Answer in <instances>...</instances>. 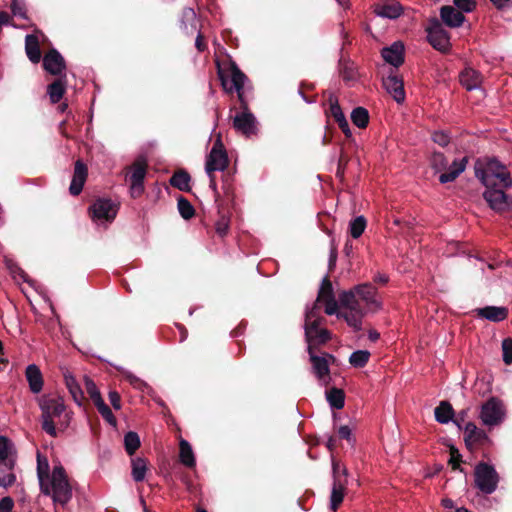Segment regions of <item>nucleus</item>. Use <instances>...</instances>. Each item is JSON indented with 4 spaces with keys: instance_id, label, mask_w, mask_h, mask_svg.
<instances>
[{
    "instance_id": "obj_1",
    "label": "nucleus",
    "mask_w": 512,
    "mask_h": 512,
    "mask_svg": "<svg viewBox=\"0 0 512 512\" xmlns=\"http://www.w3.org/2000/svg\"><path fill=\"white\" fill-rule=\"evenodd\" d=\"M317 302H323L324 311L327 315H336L342 318L355 331L362 327L364 311L360 305V299L355 286L350 290L342 291L335 299L333 287L328 278L322 280L318 291Z\"/></svg>"
},
{
    "instance_id": "obj_2",
    "label": "nucleus",
    "mask_w": 512,
    "mask_h": 512,
    "mask_svg": "<svg viewBox=\"0 0 512 512\" xmlns=\"http://www.w3.org/2000/svg\"><path fill=\"white\" fill-rule=\"evenodd\" d=\"M42 411V429L52 437L65 431L72 420L73 412L68 410L63 398L59 396H43L40 399Z\"/></svg>"
},
{
    "instance_id": "obj_3",
    "label": "nucleus",
    "mask_w": 512,
    "mask_h": 512,
    "mask_svg": "<svg viewBox=\"0 0 512 512\" xmlns=\"http://www.w3.org/2000/svg\"><path fill=\"white\" fill-rule=\"evenodd\" d=\"M475 175L485 187L512 186L507 167L495 158L479 159L475 164Z\"/></svg>"
},
{
    "instance_id": "obj_4",
    "label": "nucleus",
    "mask_w": 512,
    "mask_h": 512,
    "mask_svg": "<svg viewBox=\"0 0 512 512\" xmlns=\"http://www.w3.org/2000/svg\"><path fill=\"white\" fill-rule=\"evenodd\" d=\"M41 492L50 496L55 504L66 505L72 498V486L61 465H55L48 477L41 481Z\"/></svg>"
},
{
    "instance_id": "obj_5",
    "label": "nucleus",
    "mask_w": 512,
    "mask_h": 512,
    "mask_svg": "<svg viewBox=\"0 0 512 512\" xmlns=\"http://www.w3.org/2000/svg\"><path fill=\"white\" fill-rule=\"evenodd\" d=\"M321 305H323V302H317L316 300L311 308L306 309L305 313V336L308 348L311 349L313 344H322L330 339L328 330L319 327L322 321L320 316Z\"/></svg>"
},
{
    "instance_id": "obj_6",
    "label": "nucleus",
    "mask_w": 512,
    "mask_h": 512,
    "mask_svg": "<svg viewBox=\"0 0 512 512\" xmlns=\"http://www.w3.org/2000/svg\"><path fill=\"white\" fill-rule=\"evenodd\" d=\"M507 417V408L503 400L492 396L487 399L480 407L479 419L481 423L492 429L500 426Z\"/></svg>"
},
{
    "instance_id": "obj_7",
    "label": "nucleus",
    "mask_w": 512,
    "mask_h": 512,
    "mask_svg": "<svg viewBox=\"0 0 512 512\" xmlns=\"http://www.w3.org/2000/svg\"><path fill=\"white\" fill-rule=\"evenodd\" d=\"M475 486L484 494H492L499 483V475L495 468L485 462L476 465L474 470Z\"/></svg>"
},
{
    "instance_id": "obj_8",
    "label": "nucleus",
    "mask_w": 512,
    "mask_h": 512,
    "mask_svg": "<svg viewBox=\"0 0 512 512\" xmlns=\"http://www.w3.org/2000/svg\"><path fill=\"white\" fill-rule=\"evenodd\" d=\"M229 164L228 156L224 145L222 143L221 137L218 136L214 145L206 157L205 162V172L206 174H211L216 171H224Z\"/></svg>"
},
{
    "instance_id": "obj_9",
    "label": "nucleus",
    "mask_w": 512,
    "mask_h": 512,
    "mask_svg": "<svg viewBox=\"0 0 512 512\" xmlns=\"http://www.w3.org/2000/svg\"><path fill=\"white\" fill-rule=\"evenodd\" d=\"M220 78L223 88L227 92L236 91L240 102L243 105H245L243 98V89L247 77L240 71V69L233 64L226 72L220 73Z\"/></svg>"
},
{
    "instance_id": "obj_10",
    "label": "nucleus",
    "mask_w": 512,
    "mask_h": 512,
    "mask_svg": "<svg viewBox=\"0 0 512 512\" xmlns=\"http://www.w3.org/2000/svg\"><path fill=\"white\" fill-rule=\"evenodd\" d=\"M347 470L340 468V465L333 462V486L330 496V506L332 510H336L342 503L347 485Z\"/></svg>"
},
{
    "instance_id": "obj_11",
    "label": "nucleus",
    "mask_w": 512,
    "mask_h": 512,
    "mask_svg": "<svg viewBox=\"0 0 512 512\" xmlns=\"http://www.w3.org/2000/svg\"><path fill=\"white\" fill-rule=\"evenodd\" d=\"M118 212L117 205L110 199L100 198L97 199L90 207V214L92 220L96 224H103L112 222Z\"/></svg>"
},
{
    "instance_id": "obj_12",
    "label": "nucleus",
    "mask_w": 512,
    "mask_h": 512,
    "mask_svg": "<svg viewBox=\"0 0 512 512\" xmlns=\"http://www.w3.org/2000/svg\"><path fill=\"white\" fill-rule=\"evenodd\" d=\"M426 31L427 39L434 49L440 52H447L450 49V37L439 20H432Z\"/></svg>"
},
{
    "instance_id": "obj_13",
    "label": "nucleus",
    "mask_w": 512,
    "mask_h": 512,
    "mask_svg": "<svg viewBox=\"0 0 512 512\" xmlns=\"http://www.w3.org/2000/svg\"><path fill=\"white\" fill-rule=\"evenodd\" d=\"M483 196L494 211L503 212L512 209V198L501 187H486Z\"/></svg>"
},
{
    "instance_id": "obj_14",
    "label": "nucleus",
    "mask_w": 512,
    "mask_h": 512,
    "mask_svg": "<svg viewBox=\"0 0 512 512\" xmlns=\"http://www.w3.org/2000/svg\"><path fill=\"white\" fill-rule=\"evenodd\" d=\"M355 291L368 311L377 312L382 309V301L373 285L369 283L359 284L355 286Z\"/></svg>"
},
{
    "instance_id": "obj_15",
    "label": "nucleus",
    "mask_w": 512,
    "mask_h": 512,
    "mask_svg": "<svg viewBox=\"0 0 512 512\" xmlns=\"http://www.w3.org/2000/svg\"><path fill=\"white\" fill-rule=\"evenodd\" d=\"M43 67L48 73L60 77L65 74L66 70L65 60L56 49H51L44 56Z\"/></svg>"
},
{
    "instance_id": "obj_16",
    "label": "nucleus",
    "mask_w": 512,
    "mask_h": 512,
    "mask_svg": "<svg viewBox=\"0 0 512 512\" xmlns=\"http://www.w3.org/2000/svg\"><path fill=\"white\" fill-rule=\"evenodd\" d=\"M405 47L403 42L395 41L390 46L384 47L381 50V56L384 61L393 67H399L404 62Z\"/></svg>"
},
{
    "instance_id": "obj_17",
    "label": "nucleus",
    "mask_w": 512,
    "mask_h": 512,
    "mask_svg": "<svg viewBox=\"0 0 512 512\" xmlns=\"http://www.w3.org/2000/svg\"><path fill=\"white\" fill-rule=\"evenodd\" d=\"M308 352L310 355V360L312 362V368H313L314 374L316 375L317 379L320 382L327 384L330 379V377H329L330 370H329L328 360L332 359L333 357L331 355H325L323 357L316 356L312 353V350L310 347L308 348Z\"/></svg>"
},
{
    "instance_id": "obj_18",
    "label": "nucleus",
    "mask_w": 512,
    "mask_h": 512,
    "mask_svg": "<svg viewBox=\"0 0 512 512\" xmlns=\"http://www.w3.org/2000/svg\"><path fill=\"white\" fill-rule=\"evenodd\" d=\"M146 175V166L143 163L137 162L133 165L129 177L130 190L133 197H138L144 190L143 182Z\"/></svg>"
},
{
    "instance_id": "obj_19",
    "label": "nucleus",
    "mask_w": 512,
    "mask_h": 512,
    "mask_svg": "<svg viewBox=\"0 0 512 512\" xmlns=\"http://www.w3.org/2000/svg\"><path fill=\"white\" fill-rule=\"evenodd\" d=\"M467 163V157L455 159L451 164L447 162L446 170L439 175V182L441 184L453 182L456 178L459 177L460 174L465 171Z\"/></svg>"
},
{
    "instance_id": "obj_20",
    "label": "nucleus",
    "mask_w": 512,
    "mask_h": 512,
    "mask_svg": "<svg viewBox=\"0 0 512 512\" xmlns=\"http://www.w3.org/2000/svg\"><path fill=\"white\" fill-rule=\"evenodd\" d=\"M233 125L237 131L246 136L254 134L257 129L254 115L247 111L235 115Z\"/></svg>"
},
{
    "instance_id": "obj_21",
    "label": "nucleus",
    "mask_w": 512,
    "mask_h": 512,
    "mask_svg": "<svg viewBox=\"0 0 512 512\" xmlns=\"http://www.w3.org/2000/svg\"><path fill=\"white\" fill-rule=\"evenodd\" d=\"M88 171L86 165L78 160L75 163L74 174L69 187V192L73 196H77L81 193L85 181L87 179Z\"/></svg>"
},
{
    "instance_id": "obj_22",
    "label": "nucleus",
    "mask_w": 512,
    "mask_h": 512,
    "mask_svg": "<svg viewBox=\"0 0 512 512\" xmlns=\"http://www.w3.org/2000/svg\"><path fill=\"white\" fill-rule=\"evenodd\" d=\"M383 86L397 103L405 100V91L402 79L396 75H389L383 79Z\"/></svg>"
},
{
    "instance_id": "obj_23",
    "label": "nucleus",
    "mask_w": 512,
    "mask_h": 512,
    "mask_svg": "<svg viewBox=\"0 0 512 512\" xmlns=\"http://www.w3.org/2000/svg\"><path fill=\"white\" fill-rule=\"evenodd\" d=\"M15 460L12 456V445L10 441L0 436V471H11L14 467Z\"/></svg>"
},
{
    "instance_id": "obj_24",
    "label": "nucleus",
    "mask_w": 512,
    "mask_h": 512,
    "mask_svg": "<svg viewBox=\"0 0 512 512\" xmlns=\"http://www.w3.org/2000/svg\"><path fill=\"white\" fill-rule=\"evenodd\" d=\"M374 12L377 16L387 19H396L403 13V7L397 1L379 4Z\"/></svg>"
},
{
    "instance_id": "obj_25",
    "label": "nucleus",
    "mask_w": 512,
    "mask_h": 512,
    "mask_svg": "<svg viewBox=\"0 0 512 512\" xmlns=\"http://www.w3.org/2000/svg\"><path fill=\"white\" fill-rule=\"evenodd\" d=\"M460 82L467 90H475L482 83V75L473 68H466L460 74Z\"/></svg>"
},
{
    "instance_id": "obj_26",
    "label": "nucleus",
    "mask_w": 512,
    "mask_h": 512,
    "mask_svg": "<svg viewBox=\"0 0 512 512\" xmlns=\"http://www.w3.org/2000/svg\"><path fill=\"white\" fill-rule=\"evenodd\" d=\"M66 86V74L48 85L47 94L52 104H56L62 99L66 91Z\"/></svg>"
},
{
    "instance_id": "obj_27",
    "label": "nucleus",
    "mask_w": 512,
    "mask_h": 512,
    "mask_svg": "<svg viewBox=\"0 0 512 512\" xmlns=\"http://www.w3.org/2000/svg\"><path fill=\"white\" fill-rule=\"evenodd\" d=\"M478 315L493 322H500L507 318L508 310L505 307L486 306L478 309Z\"/></svg>"
},
{
    "instance_id": "obj_28",
    "label": "nucleus",
    "mask_w": 512,
    "mask_h": 512,
    "mask_svg": "<svg viewBox=\"0 0 512 512\" xmlns=\"http://www.w3.org/2000/svg\"><path fill=\"white\" fill-rule=\"evenodd\" d=\"M26 378L29 383L30 390L37 394L42 390L43 379L40 369L35 364H30L26 368Z\"/></svg>"
},
{
    "instance_id": "obj_29",
    "label": "nucleus",
    "mask_w": 512,
    "mask_h": 512,
    "mask_svg": "<svg viewBox=\"0 0 512 512\" xmlns=\"http://www.w3.org/2000/svg\"><path fill=\"white\" fill-rule=\"evenodd\" d=\"M440 14L443 22L449 27H459L465 20L464 15L451 6L442 7Z\"/></svg>"
},
{
    "instance_id": "obj_30",
    "label": "nucleus",
    "mask_w": 512,
    "mask_h": 512,
    "mask_svg": "<svg viewBox=\"0 0 512 512\" xmlns=\"http://www.w3.org/2000/svg\"><path fill=\"white\" fill-rule=\"evenodd\" d=\"M25 51L32 63H38L41 60V50L37 36L29 34L25 37Z\"/></svg>"
},
{
    "instance_id": "obj_31",
    "label": "nucleus",
    "mask_w": 512,
    "mask_h": 512,
    "mask_svg": "<svg viewBox=\"0 0 512 512\" xmlns=\"http://www.w3.org/2000/svg\"><path fill=\"white\" fill-rule=\"evenodd\" d=\"M465 442L467 445L480 443L487 438L486 433L479 429L474 423L468 422L464 427Z\"/></svg>"
},
{
    "instance_id": "obj_32",
    "label": "nucleus",
    "mask_w": 512,
    "mask_h": 512,
    "mask_svg": "<svg viewBox=\"0 0 512 512\" xmlns=\"http://www.w3.org/2000/svg\"><path fill=\"white\" fill-rule=\"evenodd\" d=\"M179 448H180V452H179L180 462L188 468L195 467L196 460H195L194 452H193V449H192L190 443L185 439H181L179 442Z\"/></svg>"
},
{
    "instance_id": "obj_33",
    "label": "nucleus",
    "mask_w": 512,
    "mask_h": 512,
    "mask_svg": "<svg viewBox=\"0 0 512 512\" xmlns=\"http://www.w3.org/2000/svg\"><path fill=\"white\" fill-rule=\"evenodd\" d=\"M65 384L67 386V389L69 390L74 402L78 405H82L83 400V391L76 381L75 377L72 376L70 373H65Z\"/></svg>"
},
{
    "instance_id": "obj_34",
    "label": "nucleus",
    "mask_w": 512,
    "mask_h": 512,
    "mask_svg": "<svg viewBox=\"0 0 512 512\" xmlns=\"http://www.w3.org/2000/svg\"><path fill=\"white\" fill-rule=\"evenodd\" d=\"M131 475L135 482H142L147 472V461L142 457H136L131 460Z\"/></svg>"
},
{
    "instance_id": "obj_35",
    "label": "nucleus",
    "mask_w": 512,
    "mask_h": 512,
    "mask_svg": "<svg viewBox=\"0 0 512 512\" xmlns=\"http://www.w3.org/2000/svg\"><path fill=\"white\" fill-rule=\"evenodd\" d=\"M181 26L186 33H193L198 30L196 13L192 8L183 10Z\"/></svg>"
},
{
    "instance_id": "obj_36",
    "label": "nucleus",
    "mask_w": 512,
    "mask_h": 512,
    "mask_svg": "<svg viewBox=\"0 0 512 512\" xmlns=\"http://www.w3.org/2000/svg\"><path fill=\"white\" fill-rule=\"evenodd\" d=\"M435 419L439 423L446 424L450 422L454 416V411L450 403L443 401L435 408Z\"/></svg>"
},
{
    "instance_id": "obj_37",
    "label": "nucleus",
    "mask_w": 512,
    "mask_h": 512,
    "mask_svg": "<svg viewBox=\"0 0 512 512\" xmlns=\"http://www.w3.org/2000/svg\"><path fill=\"white\" fill-rule=\"evenodd\" d=\"M190 181H191L190 175L186 171H183V170H180V171L174 173L172 175V177L170 178V184L173 187L178 188L181 191H186V192L191 189Z\"/></svg>"
},
{
    "instance_id": "obj_38",
    "label": "nucleus",
    "mask_w": 512,
    "mask_h": 512,
    "mask_svg": "<svg viewBox=\"0 0 512 512\" xmlns=\"http://www.w3.org/2000/svg\"><path fill=\"white\" fill-rule=\"evenodd\" d=\"M326 399L333 409H342L345 404V395L341 389L332 388L326 392Z\"/></svg>"
},
{
    "instance_id": "obj_39",
    "label": "nucleus",
    "mask_w": 512,
    "mask_h": 512,
    "mask_svg": "<svg viewBox=\"0 0 512 512\" xmlns=\"http://www.w3.org/2000/svg\"><path fill=\"white\" fill-rule=\"evenodd\" d=\"M351 120L358 128H366L369 123V113L364 107H356L351 112Z\"/></svg>"
},
{
    "instance_id": "obj_40",
    "label": "nucleus",
    "mask_w": 512,
    "mask_h": 512,
    "mask_svg": "<svg viewBox=\"0 0 512 512\" xmlns=\"http://www.w3.org/2000/svg\"><path fill=\"white\" fill-rule=\"evenodd\" d=\"M367 226V221L364 216H357L349 222V233L352 238H359Z\"/></svg>"
},
{
    "instance_id": "obj_41",
    "label": "nucleus",
    "mask_w": 512,
    "mask_h": 512,
    "mask_svg": "<svg viewBox=\"0 0 512 512\" xmlns=\"http://www.w3.org/2000/svg\"><path fill=\"white\" fill-rule=\"evenodd\" d=\"M125 450L129 455H133L140 447V438L136 432L129 431L124 436Z\"/></svg>"
},
{
    "instance_id": "obj_42",
    "label": "nucleus",
    "mask_w": 512,
    "mask_h": 512,
    "mask_svg": "<svg viewBox=\"0 0 512 512\" xmlns=\"http://www.w3.org/2000/svg\"><path fill=\"white\" fill-rule=\"evenodd\" d=\"M370 358V352L367 350L354 351L350 357L349 362L353 367L362 368L364 367Z\"/></svg>"
},
{
    "instance_id": "obj_43",
    "label": "nucleus",
    "mask_w": 512,
    "mask_h": 512,
    "mask_svg": "<svg viewBox=\"0 0 512 512\" xmlns=\"http://www.w3.org/2000/svg\"><path fill=\"white\" fill-rule=\"evenodd\" d=\"M447 158L441 152H434L430 158V165L435 173H443L447 168Z\"/></svg>"
},
{
    "instance_id": "obj_44",
    "label": "nucleus",
    "mask_w": 512,
    "mask_h": 512,
    "mask_svg": "<svg viewBox=\"0 0 512 512\" xmlns=\"http://www.w3.org/2000/svg\"><path fill=\"white\" fill-rule=\"evenodd\" d=\"M94 405L105 421H107L113 427L117 425L115 416L113 415L111 409L105 404L103 399L99 400Z\"/></svg>"
},
{
    "instance_id": "obj_45",
    "label": "nucleus",
    "mask_w": 512,
    "mask_h": 512,
    "mask_svg": "<svg viewBox=\"0 0 512 512\" xmlns=\"http://www.w3.org/2000/svg\"><path fill=\"white\" fill-rule=\"evenodd\" d=\"M49 463L46 457H43L40 453L37 454V476L39 483L44 480V477L50 476Z\"/></svg>"
},
{
    "instance_id": "obj_46",
    "label": "nucleus",
    "mask_w": 512,
    "mask_h": 512,
    "mask_svg": "<svg viewBox=\"0 0 512 512\" xmlns=\"http://www.w3.org/2000/svg\"><path fill=\"white\" fill-rule=\"evenodd\" d=\"M118 370H120L123 374V376L125 377V379L136 389H139V390H143L145 387H146V383L140 379L139 377H137L136 375H134L132 372L122 368V367H118L117 368Z\"/></svg>"
},
{
    "instance_id": "obj_47",
    "label": "nucleus",
    "mask_w": 512,
    "mask_h": 512,
    "mask_svg": "<svg viewBox=\"0 0 512 512\" xmlns=\"http://www.w3.org/2000/svg\"><path fill=\"white\" fill-rule=\"evenodd\" d=\"M178 210L184 219H190L195 212L191 203L183 197L178 199Z\"/></svg>"
},
{
    "instance_id": "obj_48",
    "label": "nucleus",
    "mask_w": 512,
    "mask_h": 512,
    "mask_svg": "<svg viewBox=\"0 0 512 512\" xmlns=\"http://www.w3.org/2000/svg\"><path fill=\"white\" fill-rule=\"evenodd\" d=\"M11 10L14 16L27 19L26 5L24 0H12Z\"/></svg>"
},
{
    "instance_id": "obj_49",
    "label": "nucleus",
    "mask_w": 512,
    "mask_h": 512,
    "mask_svg": "<svg viewBox=\"0 0 512 512\" xmlns=\"http://www.w3.org/2000/svg\"><path fill=\"white\" fill-rule=\"evenodd\" d=\"M85 386H86V391L89 394V396L92 399L94 404L102 399L100 391L98 390L96 384L92 380L86 378Z\"/></svg>"
},
{
    "instance_id": "obj_50",
    "label": "nucleus",
    "mask_w": 512,
    "mask_h": 512,
    "mask_svg": "<svg viewBox=\"0 0 512 512\" xmlns=\"http://www.w3.org/2000/svg\"><path fill=\"white\" fill-rule=\"evenodd\" d=\"M329 105H330V114L335 119H339L341 116L344 115L336 96L331 95L328 99Z\"/></svg>"
},
{
    "instance_id": "obj_51",
    "label": "nucleus",
    "mask_w": 512,
    "mask_h": 512,
    "mask_svg": "<svg viewBox=\"0 0 512 512\" xmlns=\"http://www.w3.org/2000/svg\"><path fill=\"white\" fill-rule=\"evenodd\" d=\"M502 356L505 364L512 363V339L506 338L502 341Z\"/></svg>"
},
{
    "instance_id": "obj_52",
    "label": "nucleus",
    "mask_w": 512,
    "mask_h": 512,
    "mask_svg": "<svg viewBox=\"0 0 512 512\" xmlns=\"http://www.w3.org/2000/svg\"><path fill=\"white\" fill-rule=\"evenodd\" d=\"M432 139L435 143L442 147L447 146L450 142V137L445 131H435L433 133Z\"/></svg>"
},
{
    "instance_id": "obj_53",
    "label": "nucleus",
    "mask_w": 512,
    "mask_h": 512,
    "mask_svg": "<svg viewBox=\"0 0 512 512\" xmlns=\"http://www.w3.org/2000/svg\"><path fill=\"white\" fill-rule=\"evenodd\" d=\"M229 229V220L222 216L217 222H216V232L220 236H225Z\"/></svg>"
},
{
    "instance_id": "obj_54",
    "label": "nucleus",
    "mask_w": 512,
    "mask_h": 512,
    "mask_svg": "<svg viewBox=\"0 0 512 512\" xmlns=\"http://www.w3.org/2000/svg\"><path fill=\"white\" fill-rule=\"evenodd\" d=\"M454 4L464 12H471L475 7L474 0H454Z\"/></svg>"
},
{
    "instance_id": "obj_55",
    "label": "nucleus",
    "mask_w": 512,
    "mask_h": 512,
    "mask_svg": "<svg viewBox=\"0 0 512 512\" xmlns=\"http://www.w3.org/2000/svg\"><path fill=\"white\" fill-rule=\"evenodd\" d=\"M14 507V501L11 497H3L0 500V512H11Z\"/></svg>"
},
{
    "instance_id": "obj_56",
    "label": "nucleus",
    "mask_w": 512,
    "mask_h": 512,
    "mask_svg": "<svg viewBox=\"0 0 512 512\" xmlns=\"http://www.w3.org/2000/svg\"><path fill=\"white\" fill-rule=\"evenodd\" d=\"M338 434L340 438L345 439L348 442L353 440L352 429L347 425L340 426L338 429Z\"/></svg>"
},
{
    "instance_id": "obj_57",
    "label": "nucleus",
    "mask_w": 512,
    "mask_h": 512,
    "mask_svg": "<svg viewBox=\"0 0 512 512\" xmlns=\"http://www.w3.org/2000/svg\"><path fill=\"white\" fill-rule=\"evenodd\" d=\"M108 397H109V401H110L112 407L115 410H120L121 409V398H120L119 393L116 391H110Z\"/></svg>"
},
{
    "instance_id": "obj_58",
    "label": "nucleus",
    "mask_w": 512,
    "mask_h": 512,
    "mask_svg": "<svg viewBox=\"0 0 512 512\" xmlns=\"http://www.w3.org/2000/svg\"><path fill=\"white\" fill-rule=\"evenodd\" d=\"M342 77L346 82L354 81L356 79V76L353 68L346 67L342 72Z\"/></svg>"
},
{
    "instance_id": "obj_59",
    "label": "nucleus",
    "mask_w": 512,
    "mask_h": 512,
    "mask_svg": "<svg viewBox=\"0 0 512 512\" xmlns=\"http://www.w3.org/2000/svg\"><path fill=\"white\" fill-rule=\"evenodd\" d=\"M497 8H505L512 5V0H490Z\"/></svg>"
},
{
    "instance_id": "obj_60",
    "label": "nucleus",
    "mask_w": 512,
    "mask_h": 512,
    "mask_svg": "<svg viewBox=\"0 0 512 512\" xmlns=\"http://www.w3.org/2000/svg\"><path fill=\"white\" fill-rule=\"evenodd\" d=\"M207 176L209 178V187L212 189L214 193H217V183L214 173L207 174Z\"/></svg>"
},
{
    "instance_id": "obj_61",
    "label": "nucleus",
    "mask_w": 512,
    "mask_h": 512,
    "mask_svg": "<svg viewBox=\"0 0 512 512\" xmlns=\"http://www.w3.org/2000/svg\"><path fill=\"white\" fill-rule=\"evenodd\" d=\"M195 46L199 51H203L205 49V45L202 41V35L200 33L197 35Z\"/></svg>"
},
{
    "instance_id": "obj_62",
    "label": "nucleus",
    "mask_w": 512,
    "mask_h": 512,
    "mask_svg": "<svg viewBox=\"0 0 512 512\" xmlns=\"http://www.w3.org/2000/svg\"><path fill=\"white\" fill-rule=\"evenodd\" d=\"M441 504H442V506H443L444 508H447V509H451V508H453V507H454V502H453V500H452V499H450V498H444V499H442Z\"/></svg>"
},
{
    "instance_id": "obj_63",
    "label": "nucleus",
    "mask_w": 512,
    "mask_h": 512,
    "mask_svg": "<svg viewBox=\"0 0 512 512\" xmlns=\"http://www.w3.org/2000/svg\"><path fill=\"white\" fill-rule=\"evenodd\" d=\"M374 281L378 282V283L385 284L388 282V277L384 274H378L375 276Z\"/></svg>"
},
{
    "instance_id": "obj_64",
    "label": "nucleus",
    "mask_w": 512,
    "mask_h": 512,
    "mask_svg": "<svg viewBox=\"0 0 512 512\" xmlns=\"http://www.w3.org/2000/svg\"><path fill=\"white\" fill-rule=\"evenodd\" d=\"M335 1L344 10H347L350 8V0H335Z\"/></svg>"
}]
</instances>
